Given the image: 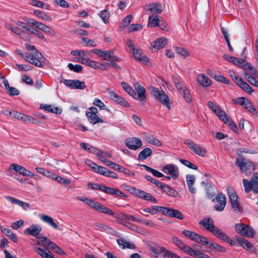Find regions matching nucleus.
I'll use <instances>...</instances> for the list:
<instances>
[{"instance_id":"nucleus-24","label":"nucleus","mask_w":258,"mask_h":258,"mask_svg":"<svg viewBox=\"0 0 258 258\" xmlns=\"http://www.w3.org/2000/svg\"><path fill=\"white\" fill-rule=\"evenodd\" d=\"M132 52L135 58L139 60L141 62L146 64L149 61L147 57L142 53L140 49L136 48L135 49V51H132Z\"/></svg>"},{"instance_id":"nucleus-51","label":"nucleus","mask_w":258,"mask_h":258,"mask_svg":"<svg viewBox=\"0 0 258 258\" xmlns=\"http://www.w3.org/2000/svg\"><path fill=\"white\" fill-rule=\"evenodd\" d=\"M94 225L98 230H105L109 231L112 230V229L104 223H96Z\"/></svg>"},{"instance_id":"nucleus-22","label":"nucleus","mask_w":258,"mask_h":258,"mask_svg":"<svg viewBox=\"0 0 258 258\" xmlns=\"http://www.w3.org/2000/svg\"><path fill=\"white\" fill-rule=\"evenodd\" d=\"M208 106L219 117L220 119L226 113L215 103L212 101L208 102Z\"/></svg>"},{"instance_id":"nucleus-3","label":"nucleus","mask_w":258,"mask_h":258,"mask_svg":"<svg viewBox=\"0 0 258 258\" xmlns=\"http://www.w3.org/2000/svg\"><path fill=\"white\" fill-rule=\"evenodd\" d=\"M242 182L246 192L252 190L254 193L258 194V172L253 173L250 180L243 179Z\"/></svg>"},{"instance_id":"nucleus-35","label":"nucleus","mask_w":258,"mask_h":258,"mask_svg":"<svg viewBox=\"0 0 258 258\" xmlns=\"http://www.w3.org/2000/svg\"><path fill=\"white\" fill-rule=\"evenodd\" d=\"M162 191L170 197H176L178 195L176 190L165 184L162 189Z\"/></svg>"},{"instance_id":"nucleus-56","label":"nucleus","mask_w":258,"mask_h":258,"mask_svg":"<svg viewBox=\"0 0 258 258\" xmlns=\"http://www.w3.org/2000/svg\"><path fill=\"white\" fill-rule=\"evenodd\" d=\"M179 161L184 165L186 166V167H187L190 169H192L194 170H197L198 168V167L197 165H196L194 163L188 161V160L183 159H180Z\"/></svg>"},{"instance_id":"nucleus-29","label":"nucleus","mask_w":258,"mask_h":258,"mask_svg":"<svg viewBox=\"0 0 258 258\" xmlns=\"http://www.w3.org/2000/svg\"><path fill=\"white\" fill-rule=\"evenodd\" d=\"M198 82L203 86L207 87L211 85V80L203 74H200L197 78Z\"/></svg>"},{"instance_id":"nucleus-19","label":"nucleus","mask_w":258,"mask_h":258,"mask_svg":"<svg viewBox=\"0 0 258 258\" xmlns=\"http://www.w3.org/2000/svg\"><path fill=\"white\" fill-rule=\"evenodd\" d=\"M10 169H13L16 172L26 176L32 177L33 173L29 170L25 169L24 167L15 164L13 163L10 165Z\"/></svg>"},{"instance_id":"nucleus-38","label":"nucleus","mask_w":258,"mask_h":258,"mask_svg":"<svg viewBox=\"0 0 258 258\" xmlns=\"http://www.w3.org/2000/svg\"><path fill=\"white\" fill-rule=\"evenodd\" d=\"M169 217L175 218L179 220H183L184 217L182 213L179 210L171 208Z\"/></svg>"},{"instance_id":"nucleus-6","label":"nucleus","mask_w":258,"mask_h":258,"mask_svg":"<svg viewBox=\"0 0 258 258\" xmlns=\"http://www.w3.org/2000/svg\"><path fill=\"white\" fill-rule=\"evenodd\" d=\"M186 146L196 154L201 157H205L207 154L205 148L202 147L198 144H196L190 140H186L184 142Z\"/></svg>"},{"instance_id":"nucleus-8","label":"nucleus","mask_w":258,"mask_h":258,"mask_svg":"<svg viewBox=\"0 0 258 258\" xmlns=\"http://www.w3.org/2000/svg\"><path fill=\"white\" fill-rule=\"evenodd\" d=\"M132 192L135 196L145 201H150L154 203H156L157 202L155 198L153 197L150 194L148 193L144 190L136 188H133Z\"/></svg>"},{"instance_id":"nucleus-31","label":"nucleus","mask_w":258,"mask_h":258,"mask_svg":"<svg viewBox=\"0 0 258 258\" xmlns=\"http://www.w3.org/2000/svg\"><path fill=\"white\" fill-rule=\"evenodd\" d=\"M86 116L89 121L93 124L104 122V120L101 118H100V117L97 115V114H93L92 113H89L86 112Z\"/></svg>"},{"instance_id":"nucleus-59","label":"nucleus","mask_w":258,"mask_h":258,"mask_svg":"<svg viewBox=\"0 0 258 258\" xmlns=\"http://www.w3.org/2000/svg\"><path fill=\"white\" fill-rule=\"evenodd\" d=\"M107 170L108 169L105 167L98 165L96 167V169H94V171L96 173H97L98 174H100L105 176L107 172Z\"/></svg>"},{"instance_id":"nucleus-30","label":"nucleus","mask_w":258,"mask_h":258,"mask_svg":"<svg viewBox=\"0 0 258 258\" xmlns=\"http://www.w3.org/2000/svg\"><path fill=\"white\" fill-rule=\"evenodd\" d=\"M152 154V149L150 148H146L139 154L138 160L139 161H144L150 156Z\"/></svg>"},{"instance_id":"nucleus-5","label":"nucleus","mask_w":258,"mask_h":258,"mask_svg":"<svg viewBox=\"0 0 258 258\" xmlns=\"http://www.w3.org/2000/svg\"><path fill=\"white\" fill-rule=\"evenodd\" d=\"M237 232L245 237L253 238L255 235L254 230L250 226L243 223H237L235 225Z\"/></svg>"},{"instance_id":"nucleus-13","label":"nucleus","mask_w":258,"mask_h":258,"mask_svg":"<svg viewBox=\"0 0 258 258\" xmlns=\"http://www.w3.org/2000/svg\"><path fill=\"white\" fill-rule=\"evenodd\" d=\"M17 25L24 29V32H28L32 34L37 35L38 37L41 39H44L43 34L40 31L35 28H32L30 26L27 25L26 23L18 21L17 23Z\"/></svg>"},{"instance_id":"nucleus-63","label":"nucleus","mask_w":258,"mask_h":258,"mask_svg":"<svg viewBox=\"0 0 258 258\" xmlns=\"http://www.w3.org/2000/svg\"><path fill=\"white\" fill-rule=\"evenodd\" d=\"M82 40L85 43L86 45L88 46L95 47L96 46V43L93 40L90 39L87 37H82Z\"/></svg>"},{"instance_id":"nucleus-2","label":"nucleus","mask_w":258,"mask_h":258,"mask_svg":"<svg viewBox=\"0 0 258 258\" xmlns=\"http://www.w3.org/2000/svg\"><path fill=\"white\" fill-rule=\"evenodd\" d=\"M25 47L26 49L29 51L28 54L30 55V57L32 59L31 61H34V63L39 61L38 62L40 63V65L38 63V66H36L41 68H43L44 61L45 59L43 55L40 52H39L33 45H32L29 43H26Z\"/></svg>"},{"instance_id":"nucleus-20","label":"nucleus","mask_w":258,"mask_h":258,"mask_svg":"<svg viewBox=\"0 0 258 258\" xmlns=\"http://www.w3.org/2000/svg\"><path fill=\"white\" fill-rule=\"evenodd\" d=\"M41 230L42 227L41 226L37 224H33L24 231V234L37 236Z\"/></svg>"},{"instance_id":"nucleus-15","label":"nucleus","mask_w":258,"mask_h":258,"mask_svg":"<svg viewBox=\"0 0 258 258\" xmlns=\"http://www.w3.org/2000/svg\"><path fill=\"white\" fill-rule=\"evenodd\" d=\"M216 201L217 204L214 206V208L217 211H222L226 204V199L225 196L222 194H218L215 199L213 201Z\"/></svg>"},{"instance_id":"nucleus-50","label":"nucleus","mask_w":258,"mask_h":258,"mask_svg":"<svg viewBox=\"0 0 258 258\" xmlns=\"http://www.w3.org/2000/svg\"><path fill=\"white\" fill-rule=\"evenodd\" d=\"M3 232L8 236L14 242H17L18 240L17 237L14 233L10 229L5 228L3 230Z\"/></svg>"},{"instance_id":"nucleus-9","label":"nucleus","mask_w":258,"mask_h":258,"mask_svg":"<svg viewBox=\"0 0 258 258\" xmlns=\"http://www.w3.org/2000/svg\"><path fill=\"white\" fill-rule=\"evenodd\" d=\"M63 83L71 89L84 90L87 88L85 82L79 80H64Z\"/></svg>"},{"instance_id":"nucleus-42","label":"nucleus","mask_w":258,"mask_h":258,"mask_svg":"<svg viewBox=\"0 0 258 258\" xmlns=\"http://www.w3.org/2000/svg\"><path fill=\"white\" fill-rule=\"evenodd\" d=\"M142 166H143L146 170H147V171L149 172H151L153 174V175L157 177H164V175L161 172H159L158 171L154 169H153L150 167H149L148 166L146 165H145V164H143L141 165Z\"/></svg>"},{"instance_id":"nucleus-48","label":"nucleus","mask_w":258,"mask_h":258,"mask_svg":"<svg viewBox=\"0 0 258 258\" xmlns=\"http://www.w3.org/2000/svg\"><path fill=\"white\" fill-rule=\"evenodd\" d=\"M97 210L102 213L106 214L112 216L114 215V213L112 210L108 209L106 207L101 205V204H99Z\"/></svg>"},{"instance_id":"nucleus-61","label":"nucleus","mask_w":258,"mask_h":258,"mask_svg":"<svg viewBox=\"0 0 258 258\" xmlns=\"http://www.w3.org/2000/svg\"><path fill=\"white\" fill-rule=\"evenodd\" d=\"M37 24H38L37 25L38 29H40V30L49 34L51 33V29L49 28V27L47 26L46 25H44V24L40 22V23H37Z\"/></svg>"},{"instance_id":"nucleus-25","label":"nucleus","mask_w":258,"mask_h":258,"mask_svg":"<svg viewBox=\"0 0 258 258\" xmlns=\"http://www.w3.org/2000/svg\"><path fill=\"white\" fill-rule=\"evenodd\" d=\"M39 217L42 221L47 223L54 229H59L58 226L51 217L46 215H40Z\"/></svg>"},{"instance_id":"nucleus-18","label":"nucleus","mask_w":258,"mask_h":258,"mask_svg":"<svg viewBox=\"0 0 258 258\" xmlns=\"http://www.w3.org/2000/svg\"><path fill=\"white\" fill-rule=\"evenodd\" d=\"M237 241L241 247L246 249L249 252L252 253H256V248L247 240L240 238H237Z\"/></svg>"},{"instance_id":"nucleus-4","label":"nucleus","mask_w":258,"mask_h":258,"mask_svg":"<svg viewBox=\"0 0 258 258\" xmlns=\"http://www.w3.org/2000/svg\"><path fill=\"white\" fill-rule=\"evenodd\" d=\"M152 93L154 97L162 104L165 105L168 109H170L171 103L167 94L163 90H159L157 88H152Z\"/></svg>"},{"instance_id":"nucleus-41","label":"nucleus","mask_w":258,"mask_h":258,"mask_svg":"<svg viewBox=\"0 0 258 258\" xmlns=\"http://www.w3.org/2000/svg\"><path fill=\"white\" fill-rule=\"evenodd\" d=\"M161 252L164 253V258H180V257L176 254V253L172 252L168 250H167L165 247L161 248Z\"/></svg>"},{"instance_id":"nucleus-7","label":"nucleus","mask_w":258,"mask_h":258,"mask_svg":"<svg viewBox=\"0 0 258 258\" xmlns=\"http://www.w3.org/2000/svg\"><path fill=\"white\" fill-rule=\"evenodd\" d=\"M228 196L231 204L232 208L236 213H241L242 210L239 206L238 196L233 189L231 188L229 189Z\"/></svg>"},{"instance_id":"nucleus-23","label":"nucleus","mask_w":258,"mask_h":258,"mask_svg":"<svg viewBox=\"0 0 258 258\" xmlns=\"http://www.w3.org/2000/svg\"><path fill=\"white\" fill-rule=\"evenodd\" d=\"M34 250L42 258H54V254L47 248L43 249L40 247H35Z\"/></svg>"},{"instance_id":"nucleus-33","label":"nucleus","mask_w":258,"mask_h":258,"mask_svg":"<svg viewBox=\"0 0 258 258\" xmlns=\"http://www.w3.org/2000/svg\"><path fill=\"white\" fill-rule=\"evenodd\" d=\"M148 11H150L152 14H161L162 12V6L159 4L152 3L149 5Z\"/></svg>"},{"instance_id":"nucleus-52","label":"nucleus","mask_w":258,"mask_h":258,"mask_svg":"<svg viewBox=\"0 0 258 258\" xmlns=\"http://www.w3.org/2000/svg\"><path fill=\"white\" fill-rule=\"evenodd\" d=\"M244 77L252 85L258 87V81L251 75L246 73L244 75Z\"/></svg>"},{"instance_id":"nucleus-54","label":"nucleus","mask_w":258,"mask_h":258,"mask_svg":"<svg viewBox=\"0 0 258 258\" xmlns=\"http://www.w3.org/2000/svg\"><path fill=\"white\" fill-rule=\"evenodd\" d=\"M182 234L193 241H195L198 235L199 234L195 232L185 230L182 231Z\"/></svg>"},{"instance_id":"nucleus-49","label":"nucleus","mask_w":258,"mask_h":258,"mask_svg":"<svg viewBox=\"0 0 258 258\" xmlns=\"http://www.w3.org/2000/svg\"><path fill=\"white\" fill-rule=\"evenodd\" d=\"M97 210L102 213L106 214L112 216L114 215V213L112 210L108 209L106 207L101 205V204H99Z\"/></svg>"},{"instance_id":"nucleus-40","label":"nucleus","mask_w":258,"mask_h":258,"mask_svg":"<svg viewBox=\"0 0 258 258\" xmlns=\"http://www.w3.org/2000/svg\"><path fill=\"white\" fill-rule=\"evenodd\" d=\"M148 25L151 27H154L159 25V19L158 16L151 15L148 20Z\"/></svg>"},{"instance_id":"nucleus-44","label":"nucleus","mask_w":258,"mask_h":258,"mask_svg":"<svg viewBox=\"0 0 258 258\" xmlns=\"http://www.w3.org/2000/svg\"><path fill=\"white\" fill-rule=\"evenodd\" d=\"M125 213H121L120 214H117L114 216L116 222L123 226H125V224L127 222L126 218H125Z\"/></svg>"},{"instance_id":"nucleus-58","label":"nucleus","mask_w":258,"mask_h":258,"mask_svg":"<svg viewBox=\"0 0 258 258\" xmlns=\"http://www.w3.org/2000/svg\"><path fill=\"white\" fill-rule=\"evenodd\" d=\"M56 181L61 184L68 186L70 185L71 181L70 179L58 176L56 178Z\"/></svg>"},{"instance_id":"nucleus-47","label":"nucleus","mask_w":258,"mask_h":258,"mask_svg":"<svg viewBox=\"0 0 258 258\" xmlns=\"http://www.w3.org/2000/svg\"><path fill=\"white\" fill-rule=\"evenodd\" d=\"M209 247L212 248L216 251L221 252H225L226 251V248L224 247L219 245L215 242H210Z\"/></svg>"},{"instance_id":"nucleus-46","label":"nucleus","mask_w":258,"mask_h":258,"mask_svg":"<svg viewBox=\"0 0 258 258\" xmlns=\"http://www.w3.org/2000/svg\"><path fill=\"white\" fill-rule=\"evenodd\" d=\"M243 107L244 108L248 110L249 111H250L252 113H256V110L254 107L252 103L250 101H249L247 98H246L244 101V104L243 105Z\"/></svg>"},{"instance_id":"nucleus-16","label":"nucleus","mask_w":258,"mask_h":258,"mask_svg":"<svg viewBox=\"0 0 258 258\" xmlns=\"http://www.w3.org/2000/svg\"><path fill=\"white\" fill-rule=\"evenodd\" d=\"M172 243L177 247H178L181 250L184 251V252L189 254L190 251L191 250V248L189 246L184 243L178 237L173 236L171 239Z\"/></svg>"},{"instance_id":"nucleus-36","label":"nucleus","mask_w":258,"mask_h":258,"mask_svg":"<svg viewBox=\"0 0 258 258\" xmlns=\"http://www.w3.org/2000/svg\"><path fill=\"white\" fill-rule=\"evenodd\" d=\"M188 255L196 258H211L208 254H205L199 250H194L192 248Z\"/></svg>"},{"instance_id":"nucleus-17","label":"nucleus","mask_w":258,"mask_h":258,"mask_svg":"<svg viewBox=\"0 0 258 258\" xmlns=\"http://www.w3.org/2000/svg\"><path fill=\"white\" fill-rule=\"evenodd\" d=\"M199 224L204 226L207 231L211 233L217 227L214 225V221L211 218H205L201 220Z\"/></svg>"},{"instance_id":"nucleus-64","label":"nucleus","mask_w":258,"mask_h":258,"mask_svg":"<svg viewBox=\"0 0 258 258\" xmlns=\"http://www.w3.org/2000/svg\"><path fill=\"white\" fill-rule=\"evenodd\" d=\"M8 93L10 96H17L20 94V91L15 87H11L8 90Z\"/></svg>"},{"instance_id":"nucleus-62","label":"nucleus","mask_w":258,"mask_h":258,"mask_svg":"<svg viewBox=\"0 0 258 258\" xmlns=\"http://www.w3.org/2000/svg\"><path fill=\"white\" fill-rule=\"evenodd\" d=\"M34 14L38 17L42 19L43 20H50L51 19L50 17H48L46 14L42 13L41 11L39 10H36L34 11Z\"/></svg>"},{"instance_id":"nucleus-27","label":"nucleus","mask_w":258,"mask_h":258,"mask_svg":"<svg viewBox=\"0 0 258 258\" xmlns=\"http://www.w3.org/2000/svg\"><path fill=\"white\" fill-rule=\"evenodd\" d=\"M220 119L222 120L225 123L228 124L229 127L234 132L238 131V127L235 123H234L226 114H225Z\"/></svg>"},{"instance_id":"nucleus-43","label":"nucleus","mask_w":258,"mask_h":258,"mask_svg":"<svg viewBox=\"0 0 258 258\" xmlns=\"http://www.w3.org/2000/svg\"><path fill=\"white\" fill-rule=\"evenodd\" d=\"M99 16L102 19L103 22L107 24L109 22L110 13L106 10L101 11L99 14Z\"/></svg>"},{"instance_id":"nucleus-10","label":"nucleus","mask_w":258,"mask_h":258,"mask_svg":"<svg viewBox=\"0 0 258 258\" xmlns=\"http://www.w3.org/2000/svg\"><path fill=\"white\" fill-rule=\"evenodd\" d=\"M162 171L164 173L171 175L173 179H177L179 174L178 168L173 164L166 165L163 167Z\"/></svg>"},{"instance_id":"nucleus-11","label":"nucleus","mask_w":258,"mask_h":258,"mask_svg":"<svg viewBox=\"0 0 258 258\" xmlns=\"http://www.w3.org/2000/svg\"><path fill=\"white\" fill-rule=\"evenodd\" d=\"M212 234L217 238L224 241V242L229 244L230 245H235V242L224 232L222 231L217 227L215 229Z\"/></svg>"},{"instance_id":"nucleus-28","label":"nucleus","mask_w":258,"mask_h":258,"mask_svg":"<svg viewBox=\"0 0 258 258\" xmlns=\"http://www.w3.org/2000/svg\"><path fill=\"white\" fill-rule=\"evenodd\" d=\"M106 194H110L111 195H115L118 197H125V195L120 191V190L116 188H112L110 187H108L107 186H105L104 191Z\"/></svg>"},{"instance_id":"nucleus-53","label":"nucleus","mask_w":258,"mask_h":258,"mask_svg":"<svg viewBox=\"0 0 258 258\" xmlns=\"http://www.w3.org/2000/svg\"><path fill=\"white\" fill-rule=\"evenodd\" d=\"M239 87L249 94L254 91L252 88L247 83L243 81Z\"/></svg>"},{"instance_id":"nucleus-55","label":"nucleus","mask_w":258,"mask_h":258,"mask_svg":"<svg viewBox=\"0 0 258 258\" xmlns=\"http://www.w3.org/2000/svg\"><path fill=\"white\" fill-rule=\"evenodd\" d=\"M68 68L70 70L73 71L76 73H81L82 72L83 68L80 64H73L71 63L68 64Z\"/></svg>"},{"instance_id":"nucleus-45","label":"nucleus","mask_w":258,"mask_h":258,"mask_svg":"<svg viewBox=\"0 0 258 258\" xmlns=\"http://www.w3.org/2000/svg\"><path fill=\"white\" fill-rule=\"evenodd\" d=\"M195 241L208 247L210 245V243L208 241V239L206 237L200 234L198 235V236L197 237Z\"/></svg>"},{"instance_id":"nucleus-37","label":"nucleus","mask_w":258,"mask_h":258,"mask_svg":"<svg viewBox=\"0 0 258 258\" xmlns=\"http://www.w3.org/2000/svg\"><path fill=\"white\" fill-rule=\"evenodd\" d=\"M121 86L125 92H126L130 96L134 98H136L137 93L133 88L125 82L121 83Z\"/></svg>"},{"instance_id":"nucleus-21","label":"nucleus","mask_w":258,"mask_h":258,"mask_svg":"<svg viewBox=\"0 0 258 258\" xmlns=\"http://www.w3.org/2000/svg\"><path fill=\"white\" fill-rule=\"evenodd\" d=\"M135 89L137 92L136 98V99L140 100L141 101H146V90L145 88L142 85L137 84L135 86Z\"/></svg>"},{"instance_id":"nucleus-12","label":"nucleus","mask_w":258,"mask_h":258,"mask_svg":"<svg viewBox=\"0 0 258 258\" xmlns=\"http://www.w3.org/2000/svg\"><path fill=\"white\" fill-rule=\"evenodd\" d=\"M125 144L129 149L136 150L142 147V142L139 138L135 137L130 138L125 140Z\"/></svg>"},{"instance_id":"nucleus-34","label":"nucleus","mask_w":258,"mask_h":258,"mask_svg":"<svg viewBox=\"0 0 258 258\" xmlns=\"http://www.w3.org/2000/svg\"><path fill=\"white\" fill-rule=\"evenodd\" d=\"M16 52L18 55H21L23 58H24L27 61L29 62V63L34 66H38V63L40 65V63L38 62L39 61H37L38 62H35V63H34V61H31L32 59L30 57V55L28 54V52L23 53L20 50L17 49L16 50Z\"/></svg>"},{"instance_id":"nucleus-39","label":"nucleus","mask_w":258,"mask_h":258,"mask_svg":"<svg viewBox=\"0 0 258 258\" xmlns=\"http://www.w3.org/2000/svg\"><path fill=\"white\" fill-rule=\"evenodd\" d=\"M175 50L182 58H185L190 55L189 52L183 47H176L175 48Z\"/></svg>"},{"instance_id":"nucleus-32","label":"nucleus","mask_w":258,"mask_h":258,"mask_svg":"<svg viewBox=\"0 0 258 258\" xmlns=\"http://www.w3.org/2000/svg\"><path fill=\"white\" fill-rule=\"evenodd\" d=\"M6 199L8 200L9 201H10L11 203L13 204H17L24 209H25V208H30V205L29 204L27 203L24 202L23 201H21L19 200H18L17 199H15L13 197H10V196H6Z\"/></svg>"},{"instance_id":"nucleus-26","label":"nucleus","mask_w":258,"mask_h":258,"mask_svg":"<svg viewBox=\"0 0 258 258\" xmlns=\"http://www.w3.org/2000/svg\"><path fill=\"white\" fill-rule=\"evenodd\" d=\"M167 43V39L164 38H159L153 41L151 44L152 47L155 49L159 50L163 48Z\"/></svg>"},{"instance_id":"nucleus-57","label":"nucleus","mask_w":258,"mask_h":258,"mask_svg":"<svg viewBox=\"0 0 258 258\" xmlns=\"http://www.w3.org/2000/svg\"><path fill=\"white\" fill-rule=\"evenodd\" d=\"M93 104L94 106L98 107L100 110H103L106 109V105H105V104L100 99L98 98H95L93 102Z\"/></svg>"},{"instance_id":"nucleus-1","label":"nucleus","mask_w":258,"mask_h":258,"mask_svg":"<svg viewBox=\"0 0 258 258\" xmlns=\"http://www.w3.org/2000/svg\"><path fill=\"white\" fill-rule=\"evenodd\" d=\"M235 164L239 168L241 172L246 175L251 174L255 170L254 163L243 157L237 158Z\"/></svg>"},{"instance_id":"nucleus-60","label":"nucleus","mask_w":258,"mask_h":258,"mask_svg":"<svg viewBox=\"0 0 258 258\" xmlns=\"http://www.w3.org/2000/svg\"><path fill=\"white\" fill-rule=\"evenodd\" d=\"M87 66L96 69L101 68V67H104V64L90 59Z\"/></svg>"},{"instance_id":"nucleus-14","label":"nucleus","mask_w":258,"mask_h":258,"mask_svg":"<svg viewBox=\"0 0 258 258\" xmlns=\"http://www.w3.org/2000/svg\"><path fill=\"white\" fill-rule=\"evenodd\" d=\"M108 94L110 99L115 101L116 103L124 107L128 108L130 107V103L115 92L109 91H108Z\"/></svg>"}]
</instances>
